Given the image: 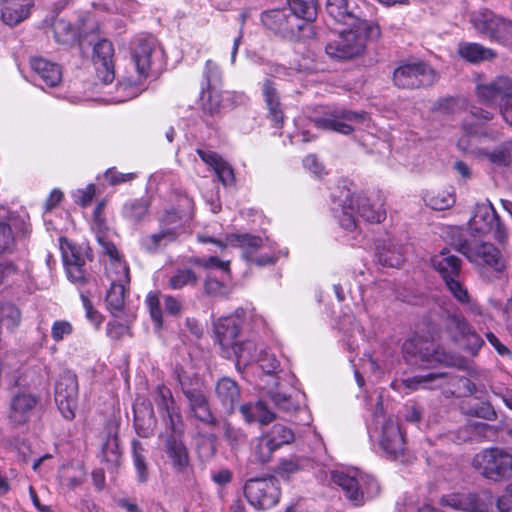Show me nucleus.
Instances as JSON below:
<instances>
[{
    "label": "nucleus",
    "instance_id": "nucleus-1",
    "mask_svg": "<svg viewBox=\"0 0 512 512\" xmlns=\"http://www.w3.org/2000/svg\"><path fill=\"white\" fill-rule=\"evenodd\" d=\"M332 211L339 224L348 231L357 228L356 215L370 223H381L386 218V210L380 201L372 202L369 198L352 195L348 189H342L335 199Z\"/></svg>",
    "mask_w": 512,
    "mask_h": 512
},
{
    "label": "nucleus",
    "instance_id": "nucleus-2",
    "mask_svg": "<svg viewBox=\"0 0 512 512\" xmlns=\"http://www.w3.org/2000/svg\"><path fill=\"white\" fill-rule=\"evenodd\" d=\"M241 327L240 315L223 317L215 323V334L226 358L235 357L238 369L245 368L258 360L259 353L255 341L236 342Z\"/></svg>",
    "mask_w": 512,
    "mask_h": 512
},
{
    "label": "nucleus",
    "instance_id": "nucleus-3",
    "mask_svg": "<svg viewBox=\"0 0 512 512\" xmlns=\"http://www.w3.org/2000/svg\"><path fill=\"white\" fill-rule=\"evenodd\" d=\"M367 427L370 440L377 443L387 457L394 459L404 452V432L395 418L385 414L380 394Z\"/></svg>",
    "mask_w": 512,
    "mask_h": 512
},
{
    "label": "nucleus",
    "instance_id": "nucleus-4",
    "mask_svg": "<svg viewBox=\"0 0 512 512\" xmlns=\"http://www.w3.org/2000/svg\"><path fill=\"white\" fill-rule=\"evenodd\" d=\"M261 22L275 34L290 41H299L314 35L311 24L291 16L285 8L264 11L261 14Z\"/></svg>",
    "mask_w": 512,
    "mask_h": 512
},
{
    "label": "nucleus",
    "instance_id": "nucleus-5",
    "mask_svg": "<svg viewBox=\"0 0 512 512\" xmlns=\"http://www.w3.org/2000/svg\"><path fill=\"white\" fill-rule=\"evenodd\" d=\"M334 483L340 486L353 505H363L364 502L379 492L376 480L358 469L335 471L332 473Z\"/></svg>",
    "mask_w": 512,
    "mask_h": 512
},
{
    "label": "nucleus",
    "instance_id": "nucleus-6",
    "mask_svg": "<svg viewBox=\"0 0 512 512\" xmlns=\"http://www.w3.org/2000/svg\"><path fill=\"white\" fill-rule=\"evenodd\" d=\"M227 244L242 248L245 259L259 267L273 265L279 257V252L276 251L274 243L259 236L247 233L230 234L227 235Z\"/></svg>",
    "mask_w": 512,
    "mask_h": 512
},
{
    "label": "nucleus",
    "instance_id": "nucleus-7",
    "mask_svg": "<svg viewBox=\"0 0 512 512\" xmlns=\"http://www.w3.org/2000/svg\"><path fill=\"white\" fill-rule=\"evenodd\" d=\"M472 464L481 475L493 481L512 477V455L500 448L482 450L475 455Z\"/></svg>",
    "mask_w": 512,
    "mask_h": 512
},
{
    "label": "nucleus",
    "instance_id": "nucleus-8",
    "mask_svg": "<svg viewBox=\"0 0 512 512\" xmlns=\"http://www.w3.org/2000/svg\"><path fill=\"white\" fill-rule=\"evenodd\" d=\"M312 121L317 128L348 135L357 129L368 127L370 118L364 111L356 112L337 108L323 116L314 117Z\"/></svg>",
    "mask_w": 512,
    "mask_h": 512
},
{
    "label": "nucleus",
    "instance_id": "nucleus-9",
    "mask_svg": "<svg viewBox=\"0 0 512 512\" xmlns=\"http://www.w3.org/2000/svg\"><path fill=\"white\" fill-rule=\"evenodd\" d=\"M326 11L336 22L344 25L363 29L365 35L371 41L378 40L381 36V29L376 22L367 21L357 15L348 0H327Z\"/></svg>",
    "mask_w": 512,
    "mask_h": 512
},
{
    "label": "nucleus",
    "instance_id": "nucleus-10",
    "mask_svg": "<svg viewBox=\"0 0 512 512\" xmlns=\"http://www.w3.org/2000/svg\"><path fill=\"white\" fill-rule=\"evenodd\" d=\"M457 251L462 253L471 262L477 265H487L499 274L498 278L507 279L505 273L504 260L501 258L499 250L490 243L468 242L467 240L459 241L455 244Z\"/></svg>",
    "mask_w": 512,
    "mask_h": 512
},
{
    "label": "nucleus",
    "instance_id": "nucleus-11",
    "mask_svg": "<svg viewBox=\"0 0 512 512\" xmlns=\"http://www.w3.org/2000/svg\"><path fill=\"white\" fill-rule=\"evenodd\" d=\"M132 59L139 78L146 79L150 72L161 66L163 51L153 36L141 37L135 41Z\"/></svg>",
    "mask_w": 512,
    "mask_h": 512
},
{
    "label": "nucleus",
    "instance_id": "nucleus-12",
    "mask_svg": "<svg viewBox=\"0 0 512 512\" xmlns=\"http://www.w3.org/2000/svg\"><path fill=\"white\" fill-rule=\"evenodd\" d=\"M393 80L400 88L416 89L433 85L438 80V74L427 63H408L395 69Z\"/></svg>",
    "mask_w": 512,
    "mask_h": 512
},
{
    "label": "nucleus",
    "instance_id": "nucleus-13",
    "mask_svg": "<svg viewBox=\"0 0 512 512\" xmlns=\"http://www.w3.org/2000/svg\"><path fill=\"white\" fill-rule=\"evenodd\" d=\"M244 494L253 507L264 510L278 503L280 488L274 477L251 478L245 483Z\"/></svg>",
    "mask_w": 512,
    "mask_h": 512
},
{
    "label": "nucleus",
    "instance_id": "nucleus-14",
    "mask_svg": "<svg viewBox=\"0 0 512 512\" xmlns=\"http://www.w3.org/2000/svg\"><path fill=\"white\" fill-rule=\"evenodd\" d=\"M369 40L363 29L351 27L340 33L326 45V53L335 59H349L363 52L365 41Z\"/></svg>",
    "mask_w": 512,
    "mask_h": 512
},
{
    "label": "nucleus",
    "instance_id": "nucleus-15",
    "mask_svg": "<svg viewBox=\"0 0 512 512\" xmlns=\"http://www.w3.org/2000/svg\"><path fill=\"white\" fill-rule=\"evenodd\" d=\"M182 231L180 218L176 212H167L160 221L158 232L143 236L140 240L141 247L149 252L155 253L159 249L174 242Z\"/></svg>",
    "mask_w": 512,
    "mask_h": 512
},
{
    "label": "nucleus",
    "instance_id": "nucleus-16",
    "mask_svg": "<svg viewBox=\"0 0 512 512\" xmlns=\"http://www.w3.org/2000/svg\"><path fill=\"white\" fill-rule=\"evenodd\" d=\"M431 264L443 280L447 288H463L464 272L462 260L452 254L448 249H443L431 258Z\"/></svg>",
    "mask_w": 512,
    "mask_h": 512
},
{
    "label": "nucleus",
    "instance_id": "nucleus-17",
    "mask_svg": "<svg viewBox=\"0 0 512 512\" xmlns=\"http://www.w3.org/2000/svg\"><path fill=\"white\" fill-rule=\"evenodd\" d=\"M471 230L479 234L493 233L494 237L503 241L506 232L499 220V216L489 200L475 206L474 215L469 221Z\"/></svg>",
    "mask_w": 512,
    "mask_h": 512
},
{
    "label": "nucleus",
    "instance_id": "nucleus-18",
    "mask_svg": "<svg viewBox=\"0 0 512 512\" xmlns=\"http://www.w3.org/2000/svg\"><path fill=\"white\" fill-rule=\"evenodd\" d=\"M55 402L62 416L67 420L75 418L78 403V381L74 374H63L56 383Z\"/></svg>",
    "mask_w": 512,
    "mask_h": 512
},
{
    "label": "nucleus",
    "instance_id": "nucleus-19",
    "mask_svg": "<svg viewBox=\"0 0 512 512\" xmlns=\"http://www.w3.org/2000/svg\"><path fill=\"white\" fill-rule=\"evenodd\" d=\"M492 119L493 113L473 106L470 110L469 119H466L463 123L464 135L457 142L458 148L467 153H476L478 151L477 143L480 141L478 126Z\"/></svg>",
    "mask_w": 512,
    "mask_h": 512
},
{
    "label": "nucleus",
    "instance_id": "nucleus-20",
    "mask_svg": "<svg viewBox=\"0 0 512 512\" xmlns=\"http://www.w3.org/2000/svg\"><path fill=\"white\" fill-rule=\"evenodd\" d=\"M403 351L406 355L412 353L418 354L422 361L428 363H440L445 365L461 366L462 359H456L453 355L446 353L442 349H435L433 343L422 342L419 339H411L403 344Z\"/></svg>",
    "mask_w": 512,
    "mask_h": 512
},
{
    "label": "nucleus",
    "instance_id": "nucleus-21",
    "mask_svg": "<svg viewBox=\"0 0 512 512\" xmlns=\"http://www.w3.org/2000/svg\"><path fill=\"white\" fill-rule=\"evenodd\" d=\"M181 385L183 393L189 402L191 414L201 422L213 423L215 418L211 412L207 391L203 383L197 382L195 385H192L181 381Z\"/></svg>",
    "mask_w": 512,
    "mask_h": 512
},
{
    "label": "nucleus",
    "instance_id": "nucleus-22",
    "mask_svg": "<svg viewBox=\"0 0 512 512\" xmlns=\"http://www.w3.org/2000/svg\"><path fill=\"white\" fill-rule=\"evenodd\" d=\"M448 330L455 342L459 343L473 356L483 345L482 338L472 330L461 315L453 314L448 317Z\"/></svg>",
    "mask_w": 512,
    "mask_h": 512
},
{
    "label": "nucleus",
    "instance_id": "nucleus-23",
    "mask_svg": "<svg viewBox=\"0 0 512 512\" xmlns=\"http://www.w3.org/2000/svg\"><path fill=\"white\" fill-rule=\"evenodd\" d=\"M0 254L11 252L15 246V235L13 228L17 232L26 233V222L23 218L16 216L1 207L0 208Z\"/></svg>",
    "mask_w": 512,
    "mask_h": 512
},
{
    "label": "nucleus",
    "instance_id": "nucleus-24",
    "mask_svg": "<svg viewBox=\"0 0 512 512\" xmlns=\"http://www.w3.org/2000/svg\"><path fill=\"white\" fill-rule=\"evenodd\" d=\"M512 90V79L505 76H499L491 81L477 83L476 95L480 102L485 104H494L498 99L501 101Z\"/></svg>",
    "mask_w": 512,
    "mask_h": 512
},
{
    "label": "nucleus",
    "instance_id": "nucleus-25",
    "mask_svg": "<svg viewBox=\"0 0 512 512\" xmlns=\"http://www.w3.org/2000/svg\"><path fill=\"white\" fill-rule=\"evenodd\" d=\"M165 453L172 469L183 476H188L191 470L189 454L182 440L171 436L166 440Z\"/></svg>",
    "mask_w": 512,
    "mask_h": 512
},
{
    "label": "nucleus",
    "instance_id": "nucleus-26",
    "mask_svg": "<svg viewBox=\"0 0 512 512\" xmlns=\"http://www.w3.org/2000/svg\"><path fill=\"white\" fill-rule=\"evenodd\" d=\"M30 66L38 79L47 87H56L62 81V69L59 64L41 56L30 59Z\"/></svg>",
    "mask_w": 512,
    "mask_h": 512
},
{
    "label": "nucleus",
    "instance_id": "nucleus-27",
    "mask_svg": "<svg viewBox=\"0 0 512 512\" xmlns=\"http://www.w3.org/2000/svg\"><path fill=\"white\" fill-rule=\"evenodd\" d=\"M196 152L202 161L213 169L219 181H221L224 186H230L234 184V171L231 165L226 162L220 155L213 151L204 149H197Z\"/></svg>",
    "mask_w": 512,
    "mask_h": 512
},
{
    "label": "nucleus",
    "instance_id": "nucleus-28",
    "mask_svg": "<svg viewBox=\"0 0 512 512\" xmlns=\"http://www.w3.org/2000/svg\"><path fill=\"white\" fill-rule=\"evenodd\" d=\"M37 399L29 393L15 395L10 404L9 419L14 424H24L30 418Z\"/></svg>",
    "mask_w": 512,
    "mask_h": 512
},
{
    "label": "nucleus",
    "instance_id": "nucleus-29",
    "mask_svg": "<svg viewBox=\"0 0 512 512\" xmlns=\"http://www.w3.org/2000/svg\"><path fill=\"white\" fill-rule=\"evenodd\" d=\"M215 394L223 409L229 414L234 411L235 406L240 400L238 384L228 377H223L218 380L215 386Z\"/></svg>",
    "mask_w": 512,
    "mask_h": 512
},
{
    "label": "nucleus",
    "instance_id": "nucleus-30",
    "mask_svg": "<svg viewBox=\"0 0 512 512\" xmlns=\"http://www.w3.org/2000/svg\"><path fill=\"white\" fill-rule=\"evenodd\" d=\"M31 7L29 0H8L2 8V20L8 26H16L28 18Z\"/></svg>",
    "mask_w": 512,
    "mask_h": 512
},
{
    "label": "nucleus",
    "instance_id": "nucleus-31",
    "mask_svg": "<svg viewBox=\"0 0 512 512\" xmlns=\"http://www.w3.org/2000/svg\"><path fill=\"white\" fill-rule=\"evenodd\" d=\"M262 94L269 112V117L276 127H281L284 121V113L277 89L270 79L264 81Z\"/></svg>",
    "mask_w": 512,
    "mask_h": 512
},
{
    "label": "nucleus",
    "instance_id": "nucleus-32",
    "mask_svg": "<svg viewBox=\"0 0 512 512\" xmlns=\"http://www.w3.org/2000/svg\"><path fill=\"white\" fill-rule=\"evenodd\" d=\"M377 257L382 266L399 267L404 262L403 248L394 240H383L377 244Z\"/></svg>",
    "mask_w": 512,
    "mask_h": 512
},
{
    "label": "nucleus",
    "instance_id": "nucleus-33",
    "mask_svg": "<svg viewBox=\"0 0 512 512\" xmlns=\"http://www.w3.org/2000/svg\"><path fill=\"white\" fill-rule=\"evenodd\" d=\"M499 16L493 11L482 9L474 11L470 14V22L474 29L481 35L491 39L493 32L497 26Z\"/></svg>",
    "mask_w": 512,
    "mask_h": 512
},
{
    "label": "nucleus",
    "instance_id": "nucleus-34",
    "mask_svg": "<svg viewBox=\"0 0 512 512\" xmlns=\"http://www.w3.org/2000/svg\"><path fill=\"white\" fill-rule=\"evenodd\" d=\"M240 412L248 423L259 422L261 424H268L275 418L274 413L262 401L241 405Z\"/></svg>",
    "mask_w": 512,
    "mask_h": 512
},
{
    "label": "nucleus",
    "instance_id": "nucleus-35",
    "mask_svg": "<svg viewBox=\"0 0 512 512\" xmlns=\"http://www.w3.org/2000/svg\"><path fill=\"white\" fill-rule=\"evenodd\" d=\"M459 55L471 63H479L492 60L496 52L478 43H461L458 47Z\"/></svg>",
    "mask_w": 512,
    "mask_h": 512
},
{
    "label": "nucleus",
    "instance_id": "nucleus-36",
    "mask_svg": "<svg viewBox=\"0 0 512 512\" xmlns=\"http://www.w3.org/2000/svg\"><path fill=\"white\" fill-rule=\"evenodd\" d=\"M150 202L148 199H132L122 207V216L132 224H138L148 215Z\"/></svg>",
    "mask_w": 512,
    "mask_h": 512
},
{
    "label": "nucleus",
    "instance_id": "nucleus-37",
    "mask_svg": "<svg viewBox=\"0 0 512 512\" xmlns=\"http://www.w3.org/2000/svg\"><path fill=\"white\" fill-rule=\"evenodd\" d=\"M54 38L62 45L72 46L79 40V29L65 19H57L53 24Z\"/></svg>",
    "mask_w": 512,
    "mask_h": 512
},
{
    "label": "nucleus",
    "instance_id": "nucleus-38",
    "mask_svg": "<svg viewBox=\"0 0 512 512\" xmlns=\"http://www.w3.org/2000/svg\"><path fill=\"white\" fill-rule=\"evenodd\" d=\"M222 93L218 87H201L200 103L204 113L216 115L222 107Z\"/></svg>",
    "mask_w": 512,
    "mask_h": 512
},
{
    "label": "nucleus",
    "instance_id": "nucleus-39",
    "mask_svg": "<svg viewBox=\"0 0 512 512\" xmlns=\"http://www.w3.org/2000/svg\"><path fill=\"white\" fill-rule=\"evenodd\" d=\"M107 276L111 281L110 288H126L130 283L129 268L121 260L110 262L107 267Z\"/></svg>",
    "mask_w": 512,
    "mask_h": 512
},
{
    "label": "nucleus",
    "instance_id": "nucleus-40",
    "mask_svg": "<svg viewBox=\"0 0 512 512\" xmlns=\"http://www.w3.org/2000/svg\"><path fill=\"white\" fill-rule=\"evenodd\" d=\"M285 9L291 16L300 18L310 24L316 19L317 10L312 2L305 0H287V7Z\"/></svg>",
    "mask_w": 512,
    "mask_h": 512
},
{
    "label": "nucleus",
    "instance_id": "nucleus-41",
    "mask_svg": "<svg viewBox=\"0 0 512 512\" xmlns=\"http://www.w3.org/2000/svg\"><path fill=\"white\" fill-rule=\"evenodd\" d=\"M60 250L65 267L71 266L73 264L85 265V256L81 248L74 246L72 243L65 239H61Z\"/></svg>",
    "mask_w": 512,
    "mask_h": 512
},
{
    "label": "nucleus",
    "instance_id": "nucleus-42",
    "mask_svg": "<svg viewBox=\"0 0 512 512\" xmlns=\"http://www.w3.org/2000/svg\"><path fill=\"white\" fill-rule=\"evenodd\" d=\"M264 436L276 449L294 440L293 431L282 424H275Z\"/></svg>",
    "mask_w": 512,
    "mask_h": 512
},
{
    "label": "nucleus",
    "instance_id": "nucleus-43",
    "mask_svg": "<svg viewBox=\"0 0 512 512\" xmlns=\"http://www.w3.org/2000/svg\"><path fill=\"white\" fill-rule=\"evenodd\" d=\"M442 374L435 375V374H429L427 376H415L412 378L404 379L400 382L394 381L392 382L391 386L393 389L401 391L402 388L408 390V391H414L417 390L419 387L424 388H430L431 386L428 385L430 381L436 380L440 377H442Z\"/></svg>",
    "mask_w": 512,
    "mask_h": 512
},
{
    "label": "nucleus",
    "instance_id": "nucleus-44",
    "mask_svg": "<svg viewBox=\"0 0 512 512\" xmlns=\"http://www.w3.org/2000/svg\"><path fill=\"white\" fill-rule=\"evenodd\" d=\"M132 446L133 463L136 470L137 480L140 483H146L149 478V472L144 456V449L137 441H133Z\"/></svg>",
    "mask_w": 512,
    "mask_h": 512
},
{
    "label": "nucleus",
    "instance_id": "nucleus-45",
    "mask_svg": "<svg viewBox=\"0 0 512 512\" xmlns=\"http://www.w3.org/2000/svg\"><path fill=\"white\" fill-rule=\"evenodd\" d=\"M275 450L277 449L263 434L257 440V443L253 449L252 456L256 462L265 464L272 459V455Z\"/></svg>",
    "mask_w": 512,
    "mask_h": 512
},
{
    "label": "nucleus",
    "instance_id": "nucleus-46",
    "mask_svg": "<svg viewBox=\"0 0 512 512\" xmlns=\"http://www.w3.org/2000/svg\"><path fill=\"white\" fill-rule=\"evenodd\" d=\"M114 55L113 45L108 40H100L94 46V62L95 65L101 66L110 65Z\"/></svg>",
    "mask_w": 512,
    "mask_h": 512
},
{
    "label": "nucleus",
    "instance_id": "nucleus-47",
    "mask_svg": "<svg viewBox=\"0 0 512 512\" xmlns=\"http://www.w3.org/2000/svg\"><path fill=\"white\" fill-rule=\"evenodd\" d=\"M275 385L276 388H270L267 392L274 404L284 411H292L296 409V404L292 400L291 395L279 390V383L277 381H275Z\"/></svg>",
    "mask_w": 512,
    "mask_h": 512
},
{
    "label": "nucleus",
    "instance_id": "nucleus-48",
    "mask_svg": "<svg viewBox=\"0 0 512 512\" xmlns=\"http://www.w3.org/2000/svg\"><path fill=\"white\" fill-rule=\"evenodd\" d=\"M491 40L507 45L512 43V21L499 16Z\"/></svg>",
    "mask_w": 512,
    "mask_h": 512
},
{
    "label": "nucleus",
    "instance_id": "nucleus-49",
    "mask_svg": "<svg viewBox=\"0 0 512 512\" xmlns=\"http://www.w3.org/2000/svg\"><path fill=\"white\" fill-rule=\"evenodd\" d=\"M21 320L19 309L12 304H3L0 306V323L8 329L17 327Z\"/></svg>",
    "mask_w": 512,
    "mask_h": 512
},
{
    "label": "nucleus",
    "instance_id": "nucleus-50",
    "mask_svg": "<svg viewBox=\"0 0 512 512\" xmlns=\"http://www.w3.org/2000/svg\"><path fill=\"white\" fill-rule=\"evenodd\" d=\"M512 141L504 142L488 154L489 160L498 166H508L511 162Z\"/></svg>",
    "mask_w": 512,
    "mask_h": 512
},
{
    "label": "nucleus",
    "instance_id": "nucleus-51",
    "mask_svg": "<svg viewBox=\"0 0 512 512\" xmlns=\"http://www.w3.org/2000/svg\"><path fill=\"white\" fill-rule=\"evenodd\" d=\"M204 82L202 87L213 88L218 87L221 82V71L218 65L212 60H208L205 64L203 72Z\"/></svg>",
    "mask_w": 512,
    "mask_h": 512
},
{
    "label": "nucleus",
    "instance_id": "nucleus-52",
    "mask_svg": "<svg viewBox=\"0 0 512 512\" xmlns=\"http://www.w3.org/2000/svg\"><path fill=\"white\" fill-rule=\"evenodd\" d=\"M172 288H182L184 286L198 285L196 274L190 269L179 270L176 275L170 278Z\"/></svg>",
    "mask_w": 512,
    "mask_h": 512
},
{
    "label": "nucleus",
    "instance_id": "nucleus-53",
    "mask_svg": "<svg viewBox=\"0 0 512 512\" xmlns=\"http://www.w3.org/2000/svg\"><path fill=\"white\" fill-rule=\"evenodd\" d=\"M257 362L262 371L268 375L275 373L279 368V361L275 355L264 349L260 350Z\"/></svg>",
    "mask_w": 512,
    "mask_h": 512
},
{
    "label": "nucleus",
    "instance_id": "nucleus-54",
    "mask_svg": "<svg viewBox=\"0 0 512 512\" xmlns=\"http://www.w3.org/2000/svg\"><path fill=\"white\" fill-rule=\"evenodd\" d=\"M150 315L158 328L162 325V313L160 309L159 293L151 291L146 298Z\"/></svg>",
    "mask_w": 512,
    "mask_h": 512
},
{
    "label": "nucleus",
    "instance_id": "nucleus-55",
    "mask_svg": "<svg viewBox=\"0 0 512 512\" xmlns=\"http://www.w3.org/2000/svg\"><path fill=\"white\" fill-rule=\"evenodd\" d=\"M73 332V327L70 322L65 320H58L52 324L51 336L54 341L59 342L64 337L70 335Z\"/></svg>",
    "mask_w": 512,
    "mask_h": 512
},
{
    "label": "nucleus",
    "instance_id": "nucleus-56",
    "mask_svg": "<svg viewBox=\"0 0 512 512\" xmlns=\"http://www.w3.org/2000/svg\"><path fill=\"white\" fill-rule=\"evenodd\" d=\"M104 178L111 185H119L122 183L132 181L135 178V174L134 173H121V172H118L115 168H109L105 172Z\"/></svg>",
    "mask_w": 512,
    "mask_h": 512
},
{
    "label": "nucleus",
    "instance_id": "nucleus-57",
    "mask_svg": "<svg viewBox=\"0 0 512 512\" xmlns=\"http://www.w3.org/2000/svg\"><path fill=\"white\" fill-rule=\"evenodd\" d=\"M124 291L125 290H107L106 303L110 309L115 311L122 309L124 304Z\"/></svg>",
    "mask_w": 512,
    "mask_h": 512
},
{
    "label": "nucleus",
    "instance_id": "nucleus-58",
    "mask_svg": "<svg viewBox=\"0 0 512 512\" xmlns=\"http://www.w3.org/2000/svg\"><path fill=\"white\" fill-rule=\"evenodd\" d=\"M65 268H66L67 276L73 284H79V285L85 284L84 265L73 264L71 266H66Z\"/></svg>",
    "mask_w": 512,
    "mask_h": 512
},
{
    "label": "nucleus",
    "instance_id": "nucleus-59",
    "mask_svg": "<svg viewBox=\"0 0 512 512\" xmlns=\"http://www.w3.org/2000/svg\"><path fill=\"white\" fill-rule=\"evenodd\" d=\"M81 300L83 303V306L86 311V317L87 319L96 327H98L102 322L101 315L93 309L92 304L88 298V296L84 293L81 294Z\"/></svg>",
    "mask_w": 512,
    "mask_h": 512
},
{
    "label": "nucleus",
    "instance_id": "nucleus-60",
    "mask_svg": "<svg viewBox=\"0 0 512 512\" xmlns=\"http://www.w3.org/2000/svg\"><path fill=\"white\" fill-rule=\"evenodd\" d=\"M95 195V187L90 184L84 189H79L74 192L73 196L75 198V202L81 204L82 206L88 205Z\"/></svg>",
    "mask_w": 512,
    "mask_h": 512
},
{
    "label": "nucleus",
    "instance_id": "nucleus-61",
    "mask_svg": "<svg viewBox=\"0 0 512 512\" xmlns=\"http://www.w3.org/2000/svg\"><path fill=\"white\" fill-rule=\"evenodd\" d=\"M454 202V199L451 195H446V196H442L440 197V195L438 196H433V197H430L428 199V202L427 204L434 210H444L448 207H450Z\"/></svg>",
    "mask_w": 512,
    "mask_h": 512
},
{
    "label": "nucleus",
    "instance_id": "nucleus-62",
    "mask_svg": "<svg viewBox=\"0 0 512 512\" xmlns=\"http://www.w3.org/2000/svg\"><path fill=\"white\" fill-rule=\"evenodd\" d=\"M117 89H118V91L124 92V94L122 96L117 98L118 102H124L128 99H132V98L136 97L141 91V89L137 85L132 84V83H120L117 86Z\"/></svg>",
    "mask_w": 512,
    "mask_h": 512
},
{
    "label": "nucleus",
    "instance_id": "nucleus-63",
    "mask_svg": "<svg viewBox=\"0 0 512 512\" xmlns=\"http://www.w3.org/2000/svg\"><path fill=\"white\" fill-rule=\"evenodd\" d=\"M500 113L506 123L512 126V90L499 104Z\"/></svg>",
    "mask_w": 512,
    "mask_h": 512
},
{
    "label": "nucleus",
    "instance_id": "nucleus-64",
    "mask_svg": "<svg viewBox=\"0 0 512 512\" xmlns=\"http://www.w3.org/2000/svg\"><path fill=\"white\" fill-rule=\"evenodd\" d=\"M499 512H512V485L507 489V494L497 499Z\"/></svg>",
    "mask_w": 512,
    "mask_h": 512
}]
</instances>
